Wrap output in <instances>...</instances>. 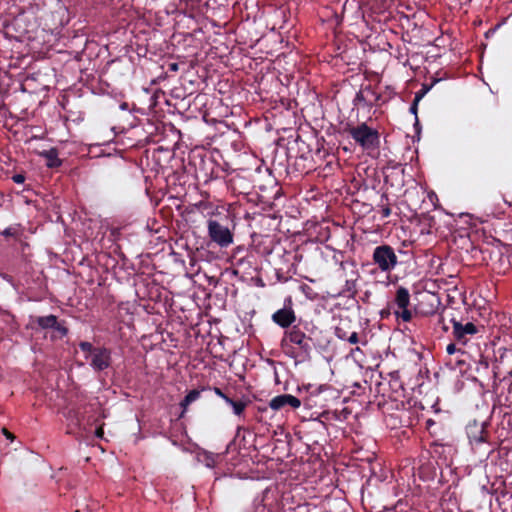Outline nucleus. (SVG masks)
Segmentation results:
<instances>
[{"label":"nucleus","mask_w":512,"mask_h":512,"mask_svg":"<svg viewBox=\"0 0 512 512\" xmlns=\"http://www.w3.org/2000/svg\"><path fill=\"white\" fill-rule=\"evenodd\" d=\"M400 311H395L397 318L402 319L403 322H409L412 319V313L407 308H399Z\"/></svg>","instance_id":"c756f323"},{"label":"nucleus","mask_w":512,"mask_h":512,"mask_svg":"<svg viewBox=\"0 0 512 512\" xmlns=\"http://www.w3.org/2000/svg\"><path fill=\"white\" fill-rule=\"evenodd\" d=\"M459 351H460V348H458L455 343H450L446 347V352L449 355H452V354H454L456 352H459Z\"/></svg>","instance_id":"f704fd0d"},{"label":"nucleus","mask_w":512,"mask_h":512,"mask_svg":"<svg viewBox=\"0 0 512 512\" xmlns=\"http://www.w3.org/2000/svg\"><path fill=\"white\" fill-rule=\"evenodd\" d=\"M8 242L19 243L22 252L25 251L26 247H29V244L26 242L25 229L21 224H13L9 227L5 228L0 233Z\"/></svg>","instance_id":"f8f14e48"},{"label":"nucleus","mask_w":512,"mask_h":512,"mask_svg":"<svg viewBox=\"0 0 512 512\" xmlns=\"http://www.w3.org/2000/svg\"><path fill=\"white\" fill-rule=\"evenodd\" d=\"M345 131L349 136L368 153L376 151L380 147V133L363 122L357 126H347Z\"/></svg>","instance_id":"20e7f679"},{"label":"nucleus","mask_w":512,"mask_h":512,"mask_svg":"<svg viewBox=\"0 0 512 512\" xmlns=\"http://www.w3.org/2000/svg\"><path fill=\"white\" fill-rule=\"evenodd\" d=\"M487 426L488 423L486 422L479 423L474 420L466 427V433L472 450L475 453L484 454L486 459L494 452Z\"/></svg>","instance_id":"f03ea898"},{"label":"nucleus","mask_w":512,"mask_h":512,"mask_svg":"<svg viewBox=\"0 0 512 512\" xmlns=\"http://www.w3.org/2000/svg\"><path fill=\"white\" fill-rule=\"evenodd\" d=\"M80 350L85 354V359L89 362L94 372H103L112 365V351L105 346H94L87 341L79 343Z\"/></svg>","instance_id":"7ed1b4c3"},{"label":"nucleus","mask_w":512,"mask_h":512,"mask_svg":"<svg viewBox=\"0 0 512 512\" xmlns=\"http://www.w3.org/2000/svg\"><path fill=\"white\" fill-rule=\"evenodd\" d=\"M336 336L341 340H346L349 333L341 326H337L335 329Z\"/></svg>","instance_id":"473e14b6"},{"label":"nucleus","mask_w":512,"mask_h":512,"mask_svg":"<svg viewBox=\"0 0 512 512\" xmlns=\"http://www.w3.org/2000/svg\"><path fill=\"white\" fill-rule=\"evenodd\" d=\"M382 271H389L397 264V258H373Z\"/></svg>","instance_id":"412c9836"},{"label":"nucleus","mask_w":512,"mask_h":512,"mask_svg":"<svg viewBox=\"0 0 512 512\" xmlns=\"http://www.w3.org/2000/svg\"><path fill=\"white\" fill-rule=\"evenodd\" d=\"M112 259L115 261L114 265H118L119 264L120 261L118 259H116V258H112Z\"/></svg>","instance_id":"864d4df0"},{"label":"nucleus","mask_w":512,"mask_h":512,"mask_svg":"<svg viewBox=\"0 0 512 512\" xmlns=\"http://www.w3.org/2000/svg\"><path fill=\"white\" fill-rule=\"evenodd\" d=\"M272 321L281 328H289L296 321V313L293 309L291 296L284 299V306L275 311L271 316Z\"/></svg>","instance_id":"6e6552de"},{"label":"nucleus","mask_w":512,"mask_h":512,"mask_svg":"<svg viewBox=\"0 0 512 512\" xmlns=\"http://www.w3.org/2000/svg\"><path fill=\"white\" fill-rule=\"evenodd\" d=\"M395 304L399 308H407L410 304V294L407 288L399 287L396 290V295L394 299Z\"/></svg>","instance_id":"6ab92c4d"},{"label":"nucleus","mask_w":512,"mask_h":512,"mask_svg":"<svg viewBox=\"0 0 512 512\" xmlns=\"http://www.w3.org/2000/svg\"><path fill=\"white\" fill-rule=\"evenodd\" d=\"M57 316L55 315H47V316H39L36 318L35 323L42 329H52L55 325H57Z\"/></svg>","instance_id":"aec40b11"},{"label":"nucleus","mask_w":512,"mask_h":512,"mask_svg":"<svg viewBox=\"0 0 512 512\" xmlns=\"http://www.w3.org/2000/svg\"><path fill=\"white\" fill-rule=\"evenodd\" d=\"M460 241L462 242L463 245H467L468 247L472 248V250H475L476 248L473 247L471 241L469 238L467 237H460Z\"/></svg>","instance_id":"ea45409f"},{"label":"nucleus","mask_w":512,"mask_h":512,"mask_svg":"<svg viewBox=\"0 0 512 512\" xmlns=\"http://www.w3.org/2000/svg\"><path fill=\"white\" fill-rule=\"evenodd\" d=\"M433 86V84L431 85H423L422 86V89L416 93V95H421V98L431 89V87Z\"/></svg>","instance_id":"58836bf2"},{"label":"nucleus","mask_w":512,"mask_h":512,"mask_svg":"<svg viewBox=\"0 0 512 512\" xmlns=\"http://www.w3.org/2000/svg\"><path fill=\"white\" fill-rule=\"evenodd\" d=\"M103 434H104L103 427H102V426L98 427V428L96 429V431H95V436H96L97 438H102V437H103Z\"/></svg>","instance_id":"37998d69"},{"label":"nucleus","mask_w":512,"mask_h":512,"mask_svg":"<svg viewBox=\"0 0 512 512\" xmlns=\"http://www.w3.org/2000/svg\"><path fill=\"white\" fill-rule=\"evenodd\" d=\"M361 88L366 95L368 108H371L374 106V104H377V92L375 89L371 85L362 86Z\"/></svg>","instance_id":"4be33fe9"},{"label":"nucleus","mask_w":512,"mask_h":512,"mask_svg":"<svg viewBox=\"0 0 512 512\" xmlns=\"http://www.w3.org/2000/svg\"><path fill=\"white\" fill-rule=\"evenodd\" d=\"M188 260H189V264L191 266V273H198L199 272V268L198 269H194V267L196 266L198 258L191 257V258H188Z\"/></svg>","instance_id":"e433bc0d"},{"label":"nucleus","mask_w":512,"mask_h":512,"mask_svg":"<svg viewBox=\"0 0 512 512\" xmlns=\"http://www.w3.org/2000/svg\"><path fill=\"white\" fill-rule=\"evenodd\" d=\"M454 222L453 216L443 210H436L433 214H423L421 218V223L429 228L428 233L451 231L454 228Z\"/></svg>","instance_id":"39448f33"},{"label":"nucleus","mask_w":512,"mask_h":512,"mask_svg":"<svg viewBox=\"0 0 512 512\" xmlns=\"http://www.w3.org/2000/svg\"><path fill=\"white\" fill-rule=\"evenodd\" d=\"M417 301L416 310L424 316L435 314L441 305V300L438 294L430 291L418 293Z\"/></svg>","instance_id":"0eeeda50"},{"label":"nucleus","mask_w":512,"mask_h":512,"mask_svg":"<svg viewBox=\"0 0 512 512\" xmlns=\"http://www.w3.org/2000/svg\"><path fill=\"white\" fill-rule=\"evenodd\" d=\"M358 263L354 258H346L339 263V269L342 271V275L346 278H358Z\"/></svg>","instance_id":"f3484780"},{"label":"nucleus","mask_w":512,"mask_h":512,"mask_svg":"<svg viewBox=\"0 0 512 512\" xmlns=\"http://www.w3.org/2000/svg\"><path fill=\"white\" fill-rule=\"evenodd\" d=\"M505 260L507 262L508 267L512 268V258H506Z\"/></svg>","instance_id":"8fccbe9b"},{"label":"nucleus","mask_w":512,"mask_h":512,"mask_svg":"<svg viewBox=\"0 0 512 512\" xmlns=\"http://www.w3.org/2000/svg\"><path fill=\"white\" fill-rule=\"evenodd\" d=\"M451 323L453 328V339L457 342V344L462 345H466L468 341H470L483 329L482 325H476L473 322L463 323L462 321L456 320L455 318L451 319Z\"/></svg>","instance_id":"423d86ee"},{"label":"nucleus","mask_w":512,"mask_h":512,"mask_svg":"<svg viewBox=\"0 0 512 512\" xmlns=\"http://www.w3.org/2000/svg\"><path fill=\"white\" fill-rule=\"evenodd\" d=\"M243 251V248L241 246H238L235 250V253H241Z\"/></svg>","instance_id":"3c124183"},{"label":"nucleus","mask_w":512,"mask_h":512,"mask_svg":"<svg viewBox=\"0 0 512 512\" xmlns=\"http://www.w3.org/2000/svg\"><path fill=\"white\" fill-rule=\"evenodd\" d=\"M300 405H301V401L297 397L290 395V394H282V395L275 396L269 402L270 408L275 411H279L282 408H284L285 406H290V407L296 409V408H299Z\"/></svg>","instance_id":"4468645a"},{"label":"nucleus","mask_w":512,"mask_h":512,"mask_svg":"<svg viewBox=\"0 0 512 512\" xmlns=\"http://www.w3.org/2000/svg\"><path fill=\"white\" fill-rule=\"evenodd\" d=\"M214 392L220 396L221 398H223L225 401H226V398H229L225 393L222 392V390L218 387H215L214 388Z\"/></svg>","instance_id":"79ce46f5"},{"label":"nucleus","mask_w":512,"mask_h":512,"mask_svg":"<svg viewBox=\"0 0 512 512\" xmlns=\"http://www.w3.org/2000/svg\"><path fill=\"white\" fill-rule=\"evenodd\" d=\"M121 236V229L119 227H113L109 231V235L104 238V246L107 247L105 256H125L121 250L119 243Z\"/></svg>","instance_id":"9b49d317"},{"label":"nucleus","mask_w":512,"mask_h":512,"mask_svg":"<svg viewBox=\"0 0 512 512\" xmlns=\"http://www.w3.org/2000/svg\"><path fill=\"white\" fill-rule=\"evenodd\" d=\"M3 433L8 439H13L14 436L11 432H9L6 428H3Z\"/></svg>","instance_id":"49530a36"},{"label":"nucleus","mask_w":512,"mask_h":512,"mask_svg":"<svg viewBox=\"0 0 512 512\" xmlns=\"http://www.w3.org/2000/svg\"><path fill=\"white\" fill-rule=\"evenodd\" d=\"M286 339L297 345L303 356H308L310 354L311 345L309 342L311 341V338L307 337L306 334L297 326H294L291 330L285 332V337L282 339V345Z\"/></svg>","instance_id":"1a4fd4ad"},{"label":"nucleus","mask_w":512,"mask_h":512,"mask_svg":"<svg viewBox=\"0 0 512 512\" xmlns=\"http://www.w3.org/2000/svg\"><path fill=\"white\" fill-rule=\"evenodd\" d=\"M300 289L303 293H305L310 299H313V297L310 295V292H312V288L308 286L307 284H302L300 286Z\"/></svg>","instance_id":"4c0bfd02"},{"label":"nucleus","mask_w":512,"mask_h":512,"mask_svg":"<svg viewBox=\"0 0 512 512\" xmlns=\"http://www.w3.org/2000/svg\"><path fill=\"white\" fill-rule=\"evenodd\" d=\"M503 258H498V262H500L501 264L503 263Z\"/></svg>","instance_id":"5fc2aeb1"},{"label":"nucleus","mask_w":512,"mask_h":512,"mask_svg":"<svg viewBox=\"0 0 512 512\" xmlns=\"http://www.w3.org/2000/svg\"><path fill=\"white\" fill-rule=\"evenodd\" d=\"M200 397V391L193 389L187 393L184 399L181 401V407L185 410L191 403L196 401Z\"/></svg>","instance_id":"5701e85b"},{"label":"nucleus","mask_w":512,"mask_h":512,"mask_svg":"<svg viewBox=\"0 0 512 512\" xmlns=\"http://www.w3.org/2000/svg\"><path fill=\"white\" fill-rule=\"evenodd\" d=\"M253 512H268L265 506V503L262 502V498L260 500L254 501V511Z\"/></svg>","instance_id":"7c9ffc66"},{"label":"nucleus","mask_w":512,"mask_h":512,"mask_svg":"<svg viewBox=\"0 0 512 512\" xmlns=\"http://www.w3.org/2000/svg\"><path fill=\"white\" fill-rule=\"evenodd\" d=\"M226 403H228L229 405L232 406L233 411H234V413L236 415H240L244 411V409L246 407V403L245 402H243V401H235V400H233L231 398H226Z\"/></svg>","instance_id":"cd10ccee"},{"label":"nucleus","mask_w":512,"mask_h":512,"mask_svg":"<svg viewBox=\"0 0 512 512\" xmlns=\"http://www.w3.org/2000/svg\"><path fill=\"white\" fill-rule=\"evenodd\" d=\"M479 366H483V368L487 369L488 368V361L487 360H480Z\"/></svg>","instance_id":"de8ad7c7"},{"label":"nucleus","mask_w":512,"mask_h":512,"mask_svg":"<svg viewBox=\"0 0 512 512\" xmlns=\"http://www.w3.org/2000/svg\"><path fill=\"white\" fill-rule=\"evenodd\" d=\"M12 180H13V182H15L17 184H22L25 181V175L22 173L14 174L12 176Z\"/></svg>","instance_id":"c9c22d12"},{"label":"nucleus","mask_w":512,"mask_h":512,"mask_svg":"<svg viewBox=\"0 0 512 512\" xmlns=\"http://www.w3.org/2000/svg\"><path fill=\"white\" fill-rule=\"evenodd\" d=\"M191 222L200 214L206 219L207 237L210 243L220 248H228L234 243L237 227L236 215L224 206L209 201H199L187 209Z\"/></svg>","instance_id":"f257e3e1"},{"label":"nucleus","mask_w":512,"mask_h":512,"mask_svg":"<svg viewBox=\"0 0 512 512\" xmlns=\"http://www.w3.org/2000/svg\"><path fill=\"white\" fill-rule=\"evenodd\" d=\"M122 263V266L125 269H131L134 274H145L147 273L148 265L143 266L142 258H119Z\"/></svg>","instance_id":"dca6fc26"},{"label":"nucleus","mask_w":512,"mask_h":512,"mask_svg":"<svg viewBox=\"0 0 512 512\" xmlns=\"http://www.w3.org/2000/svg\"><path fill=\"white\" fill-rule=\"evenodd\" d=\"M384 102L385 100L382 99V95L377 93V104H374V106H380Z\"/></svg>","instance_id":"c03bdc74"},{"label":"nucleus","mask_w":512,"mask_h":512,"mask_svg":"<svg viewBox=\"0 0 512 512\" xmlns=\"http://www.w3.org/2000/svg\"><path fill=\"white\" fill-rule=\"evenodd\" d=\"M170 69L176 71L178 69V65L176 63H173L170 65Z\"/></svg>","instance_id":"09e8293b"},{"label":"nucleus","mask_w":512,"mask_h":512,"mask_svg":"<svg viewBox=\"0 0 512 512\" xmlns=\"http://www.w3.org/2000/svg\"><path fill=\"white\" fill-rule=\"evenodd\" d=\"M62 263L73 270V273L82 275L81 270H77V268L87 267L89 270H92L97 258H61Z\"/></svg>","instance_id":"2eb2a0df"},{"label":"nucleus","mask_w":512,"mask_h":512,"mask_svg":"<svg viewBox=\"0 0 512 512\" xmlns=\"http://www.w3.org/2000/svg\"><path fill=\"white\" fill-rule=\"evenodd\" d=\"M52 329L54 332V335H53L54 338L61 339L68 334V328L64 325V322L61 323L58 320H57V325L52 327Z\"/></svg>","instance_id":"bb28decb"},{"label":"nucleus","mask_w":512,"mask_h":512,"mask_svg":"<svg viewBox=\"0 0 512 512\" xmlns=\"http://www.w3.org/2000/svg\"><path fill=\"white\" fill-rule=\"evenodd\" d=\"M495 361L499 373L512 376V348H499Z\"/></svg>","instance_id":"ddd939ff"},{"label":"nucleus","mask_w":512,"mask_h":512,"mask_svg":"<svg viewBox=\"0 0 512 512\" xmlns=\"http://www.w3.org/2000/svg\"><path fill=\"white\" fill-rule=\"evenodd\" d=\"M381 215L383 218H387L391 215V209L388 206H385L381 209Z\"/></svg>","instance_id":"a19ab883"},{"label":"nucleus","mask_w":512,"mask_h":512,"mask_svg":"<svg viewBox=\"0 0 512 512\" xmlns=\"http://www.w3.org/2000/svg\"><path fill=\"white\" fill-rule=\"evenodd\" d=\"M420 99H421V95H415L413 103L410 106V112L416 116V123H418L417 106H418V102L420 101Z\"/></svg>","instance_id":"2f4dec72"},{"label":"nucleus","mask_w":512,"mask_h":512,"mask_svg":"<svg viewBox=\"0 0 512 512\" xmlns=\"http://www.w3.org/2000/svg\"><path fill=\"white\" fill-rule=\"evenodd\" d=\"M353 104L357 107L368 108V101L362 88L356 93Z\"/></svg>","instance_id":"393cba45"},{"label":"nucleus","mask_w":512,"mask_h":512,"mask_svg":"<svg viewBox=\"0 0 512 512\" xmlns=\"http://www.w3.org/2000/svg\"><path fill=\"white\" fill-rule=\"evenodd\" d=\"M434 424H435V421H434L433 419H428V420L426 421V428H427L428 430H430V429H431V427H432Z\"/></svg>","instance_id":"a18cd8bd"},{"label":"nucleus","mask_w":512,"mask_h":512,"mask_svg":"<svg viewBox=\"0 0 512 512\" xmlns=\"http://www.w3.org/2000/svg\"><path fill=\"white\" fill-rule=\"evenodd\" d=\"M287 499L285 494H279L275 489H266L262 493V502L265 503L268 512H283L284 501Z\"/></svg>","instance_id":"9d476101"},{"label":"nucleus","mask_w":512,"mask_h":512,"mask_svg":"<svg viewBox=\"0 0 512 512\" xmlns=\"http://www.w3.org/2000/svg\"><path fill=\"white\" fill-rule=\"evenodd\" d=\"M372 256H395V253L392 247L381 245L375 248Z\"/></svg>","instance_id":"a878e982"},{"label":"nucleus","mask_w":512,"mask_h":512,"mask_svg":"<svg viewBox=\"0 0 512 512\" xmlns=\"http://www.w3.org/2000/svg\"><path fill=\"white\" fill-rule=\"evenodd\" d=\"M257 238L260 239V241L258 243L261 245H264V249L263 250L257 249L255 252L257 254H260L261 256H267V255L271 254L272 250L270 249L269 245H266V242L269 241V243H271L272 241L268 237H266V238L257 237Z\"/></svg>","instance_id":"c85d7f7f"},{"label":"nucleus","mask_w":512,"mask_h":512,"mask_svg":"<svg viewBox=\"0 0 512 512\" xmlns=\"http://www.w3.org/2000/svg\"><path fill=\"white\" fill-rule=\"evenodd\" d=\"M121 108H122V109H126V108H127V103H122V104H121Z\"/></svg>","instance_id":"603ef678"},{"label":"nucleus","mask_w":512,"mask_h":512,"mask_svg":"<svg viewBox=\"0 0 512 512\" xmlns=\"http://www.w3.org/2000/svg\"><path fill=\"white\" fill-rule=\"evenodd\" d=\"M40 156L45 158L48 168H58L62 165V160L59 159L58 150L56 148L44 150L40 153Z\"/></svg>","instance_id":"a211bd4d"},{"label":"nucleus","mask_w":512,"mask_h":512,"mask_svg":"<svg viewBox=\"0 0 512 512\" xmlns=\"http://www.w3.org/2000/svg\"><path fill=\"white\" fill-rule=\"evenodd\" d=\"M345 341H348L350 344H357L359 342L358 333L353 331L348 335Z\"/></svg>","instance_id":"72a5a7b5"},{"label":"nucleus","mask_w":512,"mask_h":512,"mask_svg":"<svg viewBox=\"0 0 512 512\" xmlns=\"http://www.w3.org/2000/svg\"><path fill=\"white\" fill-rule=\"evenodd\" d=\"M358 278H346L345 281V292L348 293V297H354L357 293L356 282Z\"/></svg>","instance_id":"b1692460"}]
</instances>
